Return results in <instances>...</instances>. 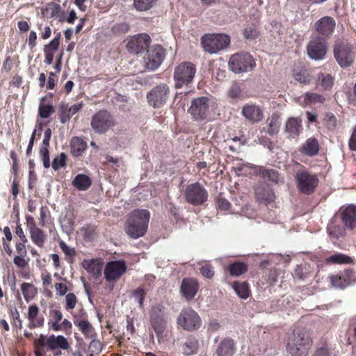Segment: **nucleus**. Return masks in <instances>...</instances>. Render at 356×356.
Segmentation results:
<instances>
[{"mask_svg":"<svg viewBox=\"0 0 356 356\" xmlns=\"http://www.w3.org/2000/svg\"><path fill=\"white\" fill-rule=\"evenodd\" d=\"M313 341L305 328L294 330L288 337L286 348L291 356H307Z\"/></svg>","mask_w":356,"mask_h":356,"instance_id":"obj_1","label":"nucleus"},{"mask_svg":"<svg viewBox=\"0 0 356 356\" xmlns=\"http://www.w3.org/2000/svg\"><path fill=\"white\" fill-rule=\"evenodd\" d=\"M150 213L146 209H135L127 218L124 231L132 239L145 236L148 228Z\"/></svg>","mask_w":356,"mask_h":356,"instance_id":"obj_2","label":"nucleus"},{"mask_svg":"<svg viewBox=\"0 0 356 356\" xmlns=\"http://www.w3.org/2000/svg\"><path fill=\"white\" fill-rule=\"evenodd\" d=\"M229 43V36L222 33L205 34L201 38L204 50L211 54L226 49Z\"/></svg>","mask_w":356,"mask_h":356,"instance_id":"obj_3","label":"nucleus"},{"mask_svg":"<svg viewBox=\"0 0 356 356\" xmlns=\"http://www.w3.org/2000/svg\"><path fill=\"white\" fill-rule=\"evenodd\" d=\"M196 73L195 65L191 62H183L178 65L174 72L175 86L181 88L191 84Z\"/></svg>","mask_w":356,"mask_h":356,"instance_id":"obj_4","label":"nucleus"},{"mask_svg":"<svg viewBox=\"0 0 356 356\" xmlns=\"http://www.w3.org/2000/svg\"><path fill=\"white\" fill-rule=\"evenodd\" d=\"M229 67L234 73L252 71L256 66L255 62L248 53L241 52L233 54L229 60Z\"/></svg>","mask_w":356,"mask_h":356,"instance_id":"obj_5","label":"nucleus"},{"mask_svg":"<svg viewBox=\"0 0 356 356\" xmlns=\"http://www.w3.org/2000/svg\"><path fill=\"white\" fill-rule=\"evenodd\" d=\"M177 323L182 329L192 332L197 330L202 322L199 314L191 308H186L181 311L177 318Z\"/></svg>","mask_w":356,"mask_h":356,"instance_id":"obj_6","label":"nucleus"},{"mask_svg":"<svg viewBox=\"0 0 356 356\" xmlns=\"http://www.w3.org/2000/svg\"><path fill=\"white\" fill-rule=\"evenodd\" d=\"M115 124L113 116L106 110H100L95 113L90 122L92 129L99 134H105Z\"/></svg>","mask_w":356,"mask_h":356,"instance_id":"obj_7","label":"nucleus"},{"mask_svg":"<svg viewBox=\"0 0 356 356\" xmlns=\"http://www.w3.org/2000/svg\"><path fill=\"white\" fill-rule=\"evenodd\" d=\"M295 178L298 190L303 194L310 195L314 193L318 186V179L314 174L309 173L306 170H298Z\"/></svg>","mask_w":356,"mask_h":356,"instance_id":"obj_8","label":"nucleus"},{"mask_svg":"<svg viewBox=\"0 0 356 356\" xmlns=\"http://www.w3.org/2000/svg\"><path fill=\"white\" fill-rule=\"evenodd\" d=\"M213 106V102L210 99L200 97L193 100L188 111L195 120H202L207 118Z\"/></svg>","mask_w":356,"mask_h":356,"instance_id":"obj_9","label":"nucleus"},{"mask_svg":"<svg viewBox=\"0 0 356 356\" xmlns=\"http://www.w3.org/2000/svg\"><path fill=\"white\" fill-rule=\"evenodd\" d=\"M170 92V88L167 84L160 83L147 92V102L154 108H161L167 102Z\"/></svg>","mask_w":356,"mask_h":356,"instance_id":"obj_10","label":"nucleus"},{"mask_svg":"<svg viewBox=\"0 0 356 356\" xmlns=\"http://www.w3.org/2000/svg\"><path fill=\"white\" fill-rule=\"evenodd\" d=\"M184 195L186 202L194 206L204 204L208 198L207 191L198 182L188 185Z\"/></svg>","mask_w":356,"mask_h":356,"instance_id":"obj_11","label":"nucleus"},{"mask_svg":"<svg viewBox=\"0 0 356 356\" xmlns=\"http://www.w3.org/2000/svg\"><path fill=\"white\" fill-rule=\"evenodd\" d=\"M165 50L159 45L152 46L147 50L144 56V66L147 70H155L165 58Z\"/></svg>","mask_w":356,"mask_h":356,"instance_id":"obj_12","label":"nucleus"},{"mask_svg":"<svg viewBox=\"0 0 356 356\" xmlns=\"http://www.w3.org/2000/svg\"><path fill=\"white\" fill-rule=\"evenodd\" d=\"M151 325L157 336L162 335L166 328L165 319V307L161 305H156L150 310Z\"/></svg>","mask_w":356,"mask_h":356,"instance_id":"obj_13","label":"nucleus"},{"mask_svg":"<svg viewBox=\"0 0 356 356\" xmlns=\"http://www.w3.org/2000/svg\"><path fill=\"white\" fill-rule=\"evenodd\" d=\"M327 49L325 40L317 36L312 37L307 46L309 57L316 60L324 59Z\"/></svg>","mask_w":356,"mask_h":356,"instance_id":"obj_14","label":"nucleus"},{"mask_svg":"<svg viewBox=\"0 0 356 356\" xmlns=\"http://www.w3.org/2000/svg\"><path fill=\"white\" fill-rule=\"evenodd\" d=\"M334 57L341 67H348L353 62V47L348 43L341 42L335 45Z\"/></svg>","mask_w":356,"mask_h":356,"instance_id":"obj_15","label":"nucleus"},{"mask_svg":"<svg viewBox=\"0 0 356 356\" xmlns=\"http://www.w3.org/2000/svg\"><path fill=\"white\" fill-rule=\"evenodd\" d=\"M336 27L335 19L330 16H325L320 18L314 24V29L318 35L326 40L331 37Z\"/></svg>","mask_w":356,"mask_h":356,"instance_id":"obj_16","label":"nucleus"},{"mask_svg":"<svg viewBox=\"0 0 356 356\" xmlns=\"http://www.w3.org/2000/svg\"><path fill=\"white\" fill-rule=\"evenodd\" d=\"M127 265L123 261L108 262L104 269V277L107 282H116L126 272Z\"/></svg>","mask_w":356,"mask_h":356,"instance_id":"obj_17","label":"nucleus"},{"mask_svg":"<svg viewBox=\"0 0 356 356\" xmlns=\"http://www.w3.org/2000/svg\"><path fill=\"white\" fill-rule=\"evenodd\" d=\"M151 42L149 35L142 33L132 37L127 42V47L132 54H139L146 49Z\"/></svg>","mask_w":356,"mask_h":356,"instance_id":"obj_18","label":"nucleus"},{"mask_svg":"<svg viewBox=\"0 0 356 356\" xmlns=\"http://www.w3.org/2000/svg\"><path fill=\"white\" fill-rule=\"evenodd\" d=\"M242 115L250 122L254 124L261 122L264 118L261 108L255 104H245L241 111Z\"/></svg>","mask_w":356,"mask_h":356,"instance_id":"obj_19","label":"nucleus"},{"mask_svg":"<svg viewBox=\"0 0 356 356\" xmlns=\"http://www.w3.org/2000/svg\"><path fill=\"white\" fill-rule=\"evenodd\" d=\"M254 196L259 203L266 205L274 202L275 200L273 190L264 184H259L254 188Z\"/></svg>","mask_w":356,"mask_h":356,"instance_id":"obj_20","label":"nucleus"},{"mask_svg":"<svg viewBox=\"0 0 356 356\" xmlns=\"http://www.w3.org/2000/svg\"><path fill=\"white\" fill-rule=\"evenodd\" d=\"M199 289V284L196 280L184 278L182 280L180 291L182 296L188 300L193 299Z\"/></svg>","mask_w":356,"mask_h":356,"instance_id":"obj_21","label":"nucleus"},{"mask_svg":"<svg viewBox=\"0 0 356 356\" xmlns=\"http://www.w3.org/2000/svg\"><path fill=\"white\" fill-rule=\"evenodd\" d=\"M236 351V348L234 341L227 337L220 341L215 353L217 356H234Z\"/></svg>","mask_w":356,"mask_h":356,"instance_id":"obj_22","label":"nucleus"},{"mask_svg":"<svg viewBox=\"0 0 356 356\" xmlns=\"http://www.w3.org/2000/svg\"><path fill=\"white\" fill-rule=\"evenodd\" d=\"M302 130V120L299 118H289L284 126V132L289 138H297Z\"/></svg>","mask_w":356,"mask_h":356,"instance_id":"obj_23","label":"nucleus"},{"mask_svg":"<svg viewBox=\"0 0 356 356\" xmlns=\"http://www.w3.org/2000/svg\"><path fill=\"white\" fill-rule=\"evenodd\" d=\"M341 217L344 226L353 229L356 227V207L350 205L341 210Z\"/></svg>","mask_w":356,"mask_h":356,"instance_id":"obj_24","label":"nucleus"},{"mask_svg":"<svg viewBox=\"0 0 356 356\" xmlns=\"http://www.w3.org/2000/svg\"><path fill=\"white\" fill-rule=\"evenodd\" d=\"M83 268L95 279L102 275V264L95 259H85L82 262Z\"/></svg>","mask_w":356,"mask_h":356,"instance_id":"obj_25","label":"nucleus"},{"mask_svg":"<svg viewBox=\"0 0 356 356\" xmlns=\"http://www.w3.org/2000/svg\"><path fill=\"white\" fill-rule=\"evenodd\" d=\"M39 308L35 305H31L29 307L27 318L29 320V327L34 328L36 327H42L44 324V318L38 317Z\"/></svg>","mask_w":356,"mask_h":356,"instance_id":"obj_26","label":"nucleus"},{"mask_svg":"<svg viewBox=\"0 0 356 356\" xmlns=\"http://www.w3.org/2000/svg\"><path fill=\"white\" fill-rule=\"evenodd\" d=\"M47 346L50 350H56L58 348L67 350L70 345L67 339L62 336H54V334L47 337Z\"/></svg>","mask_w":356,"mask_h":356,"instance_id":"obj_27","label":"nucleus"},{"mask_svg":"<svg viewBox=\"0 0 356 356\" xmlns=\"http://www.w3.org/2000/svg\"><path fill=\"white\" fill-rule=\"evenodd\" d=\"M87 143L79 137H73L70 141V152L73 156L78 157L86 149Z\"/></svg>","mask_w":356,"mask_h":356,"instance_id":"obj_28","label":"nucleus"},{"mask_svg":"<svg viewBox=\"0 0 356 356\" xmlns=\"http://www.w3.org/2000/svg\"><path fill=\"white\" fill-rule=\"evenodd\" d=\"M300 152L309 156L316 155L319 152V143L316 138H309L300 148Z\"/></svg>","mask_w":356,"mask_h":356,"instance_id":"obj_29","label":"nucleus"},{"mask_svg":"<svg viewBox=\"0 0 356 356\" xmlns=\"http://www.w3.org/2000/svg\"><path fill=\"white\" fill-rule=\"evenodd\" d=\"M63 319V314L59 309H51L49 311V320L48 322L49 328L54 331L62 330L60 321Z\"/></svg>","mask_w":356,"mask_h":356,"instance_id":"obj_30","label":"nucleus"},{"mask_svg":"<svg viewBox=\"0 0 356 356\" xmlns=\"http://www.w3.org/2000/svg\"><path fill=\"white\" fill-rule=\"evenodd\" d=\"M257 174L273 183L278 184L280 181L278 171L275 169H267L263 166H259L257 169Z\"/></svg>","mask_w":356,"mask_h":356,"instance_id":"obj_31","label":"nucleus"},{"mask_svg":"<svg viewBox=\"0 0 356 356\" xmlns=\"http://www.w3.org/2000/svg\"><path fill=\"white\" fill-rule=\"evenodd\" d=\"M92 184L90 178L83 174L77 175L72 181V185L79 191H86Z\"/></svg>","mask_w":356,"mask_h":356,"instance_id":"obj_32","label":"nucleus"},{"mask_svg":"<svg viewBox=\"0 0 356 356\" xmlns=\"http://www.w3.org/2000/svg\"><path fill=\"white\" fill-rule=\"evenodd\" d=\"M199 343L195 337H188L182 346L183 353L186 355H192L197 353Z\"/></svg>","mask_w":356,"mask_h":356,"instance_id":"obj_33","label":"nucleus"},{"mask_svg":"<svg viewBox=\"0 0 356 356\" xmlns=\"http://www.w3.org/2000/svg\"><path fill=\"white\" fill-rule=\"evenodd\" d=\"M29 234L31 239L35 245L39 248H42L44 246V242L47 239V235L43 230L37 227L31 230Z\"/></svg>","mask_w":356,"mask_h":356,"instance_id":"obj_34","label":"nucleus"},{"mask_svg":"<svg viewBox=\"0 0 356 356\" xmlns=\"http://www.w3.org/2000/svg\"><path fill=\"white\" fill-rule=\"evenodd\" d=\"M232 288L242 299H247L250 296V290L246 282L235 281L232 284Z\"/></svg>","mask_w":356,"mask_h":356,"instance_id":"obj_35","label":"nucleus"},{"mask_svg":"<svg viewBox=\"0 0 356 356\" xmlns=\"http://www.w3.org/2000/svg\"><path fill=\"white\" fill-rule=\"evenodd\" d=\"M42 13L50 18L59 17L60 20H61V17L63 15L60 6L54 2L48 3L43 9Z\"/></svg>","mask_w":356,"mask_h":356,"instance_id":"obj_36","label":"nucleus"},{"mask_svg":"<svg viewBox=\"0 0 356 356\" xmlns=\"http://www.w3.org/2000/svg\"><path fill=\"white\" fill-rule=\"evenodd\" d=\"M231 276L238 277L248 271V266L243 262L236 261L227 266Z\"/></svg>","mask_w":356,"mask_h":356,"instance_id":"obj_37","label":"nucleus"},{"mask_svg":"<svg viewBox=\"0 0 356 356\" xmlns=\"http://www.w3.org/2000/svg\"><path fill=\"white\" fill-rule=\"evenodd\" d=\"M266 122L268 124V134L270 135H274L278 132L280 127V117L277 114H273L267 119Z\"/></svg>","mask_w":356,"mask_h":356,"instance_id":"obj_38","label":"nucleus"},{"mask_svg":"<svg viewBox=\"0 0 356 356\" xmlns=\"http://www.w3.org/2000/svg\"><path fill=\"white\" fill-rule=\"evenodd\" d=\"M21 289L26 302L32 300L37 294V289L31 283L23 282L21 285Z\"/></svg>","mask_w":356,"mask_h":356,"instance_id":"obj_39","label":"nucleus"},{"mask_svg":"<svg viewBox=\"0 0 356 356\" xmlns=\"http://www.w3.org/2000/svg\"><path fill=\"white\" fill-rule=\"evenodd\" d=\"M60 224L63 231L70 234L74 231L75 220L72 215L67 214L60 220Z\"/></svg>","mask_w":356,"mask_h":356,"instance_id":"obj_40","label":"nucleus"},{"mask_svg":"<svg viewBox=\"0 0 356 356\" xmlns=\"http://www.w3.org/2000/svg\"><path fill=\"white\" fill-rule=\"evenodd\" d=\"M44 100V97H42L39 105L38 114L42 118H47L54 113L55 110L52 105L43 103Z\"/></svg>","mask_w":356,"mask_h":356,"instance_id":"obj_41","label":"nucleus"},{"mask_svg":"<svg viewBox=\"0 0 356 356\" xmlns=\"http://www.w3.org/2000/svg\"><path fill=\"white\" fill-rule=\"evenodd\" d=\"M74 323L85 336H88L92 330L91 324L86 319L79 320L74 318Z\"/></svg>","mask_w":356,"mask_h":356,"instance_id":"obj_42","label":"nucleus"},{"mask_svg":"<svg viewBox=\"0 0 356 356\" xmlns=\"http://www.w3.org/2000/svg\"><path fill=\"white\" fill-rule=\"evenodd\" d=\"M310 273V266L307 264H301L296 266L294 276L300 280L305 279Z\"/></svg>","mask_w":356,"mask_h":356,"instance_id":"obj_43","label":"nucleus"},{"mask_svg":"<svg viewBox=\"0 0 356 356\" xmlns=\"http://www.w3.org/2000/svg\"><path fill=\"white\" fill-rule=\"evenodd\" d=\"M54 276L56 277L59 280L64 281L65 282H57L55 284V289L56 294L59 296H63L65 295L68 291V287L67 286V280L65 278H63L57 273L54 274Z\"/></svg>","mask_w":356,"mask_h":356,"instance_id":"obj_44","label":"nucleus"},{"mask_svg":"<svg viewBox=\"0 0 356 356\" xmlns=\"http://www.w3.org/2000/svg\"><path fill=\"white\" fill-rule=\"evenodd\" d=\"M156 1V0H134V5L136 10L144 11L150 9Z\"/></svg>","mask_w":356,"mask_h":356,"instance_id":"obj_45","label":"nucleus"},{"mask_svg":"<svg viewBox=\"0 0 356 356\" xmlns=\"http://www.w3.org/2000/svg\"><path fill=\"white\" fill-rule=\"evenodd\" d=\"M242 96V90L240 85L234 82L227 90V97L230 99H239Z\"/></svg>","mask_w":356,"mask_h":356,"instance_id":"obj_46","label":"nucleus"},{"mask_svg":"<svg viewBox=\"0 0 356 356\" xmlns=\"http://www.w3.org/2000/svg\"><path fill=\"white\" fill-rule=\"evenodd\" d=\"M327 229L330 236L333 238H338L343 235V228L339 225H336L333 222L328 224Z\"/></svg>","mask_w":356,"mask_h":356,"instance_id":"obj_47","label":"nucleus"},{"mask_svg":"<svg viewBox=\"0 0 356 356\" xmlns=\"http://www.w3.org/2000/svg\"><path fill=\"white\" fill-rule=\"evenodd\" d=\"M327 261L334 264H350L352 259L343 254H335L329 257Z\"/></svg>","mask_w":356,"mask_h":356,"instance_id":"obj_48","label":"nucleus"},{"mask_svg":"<svg viewBox=\"0 0 356 356\" xmlns=\"http://www.w3.org/2000/svg\"><path fill=\"white\" fill-rule=\"evenodd\" d=\"M318 83L325 90H329L332 87V86L334 84L333 78L330 74H321L318 76Z\"/></svg>","mask_w":356,"mask_h":356,"instance_id":"obj_49","label":"nucleus"},{"mask_svg":"<svg viewBox=\"0 0 356 356\" xmlns=\"http://www.w3.org/2000/svg\"><path fill=\"white\" fill-rule=\"evenodd\" d=\"M83 238L86 241H93L97 237L96 227L93 225H87L82 228Z\"/></svg>","mask_w":356,"mask_h":356,"instance_id":"obj_50","label":"nucleus"},{"mask_svg":"<svg viewBox=\"0 0 356 356\" xmlns=\"http://www.w3.org/2000/svg\"><path fill=\"white\" fill-rule=\"evenodd\" d=\"M67 156L65 153H61L58 156L55 157L52 161V168L54 170H58L60 168H64L66 165Z\"/></svg>","mask_w":356,"mask_h":356,"instance_id":"obj_51","label":"nucleus"},{"mask_svg":"<svg viewBox=\"0 0 356 356\" xmlns=\"http://www.w3.org/2000/svg\"><path fill=\"white\" fill-rule=\"evenodd\" d=\"M129 30V26L125 23H118L113 26L111 32L113 35H121L125 34Z\"/></svg>","mask_w":356,"mask_h":356,"instance_id":"obj_52","label":"nucleus"},{"mask_svg":"<svg viewBox=\"0 0 356 356\" xmlns=\"http://www.w3.org/2000/svg\"><path fill=\"white\" fill-rule=\"evenodd\" d=\"M305 102L307 104L322 103L325 98L318 94L314 92H308L305 95Z\"/></svg>","mask_w":356,"mask_h":356,"instance_id":"obj_53","label":"nucleus"},{"mask_svg":"<svg viewBox=\"0 0 356 356\" xmlns=\"http://www.w3.org/2000/svg\"><path fill=\"white\" fill-rule=\"evenodd\" d=\"M78 302L77 298L73 293H69L65 296V309L67 311L72 310Z\"/></svg>","mask_w":356,"mask_h":356,"instance_id":"obj_54","label":"nucleus"},{"mask_svg":"<svg viewBox=\"0 0 356 356\" xmlns=\"http://www.w3.org/2000/svg\"><path fill=\"white\" fill-rule=\"evenodd\" d=\"M68 105L64 102H61L58 106L59 109V119L61 123L64 124L70 120V119H67L66 116L68 115Z\"/></svg>","mask_w":356,"mask_h":356,"instance_id":"obj_55","label":"nucleus"},{"mask_svg":"<svg viewBox=\"0 0 356 356\" xmlns=\"http://www.w3.org/2000/svg\"><path fill=\"white\" fill-rule=\"evenodd\" d=\"M146 295V292L142 287L137 288L133 291L132 296L139 304L140 308L143 307V301Z\"/></svg>","mask_w":356,"mask_h":356,"instance_id":"obj_56","label":"nucleus"},{"mask_svg":"<svg viewBox=\"0 0 356 356\" xmlns=\"http://www.w3.org/2000/svg\"><path fill=\"white\" fill-rule=\"evenodd\" d=\"M201 275L207 279H211L215 274L213 267L209 264H206L200 268Z\"/></svg>","mask_w":356,"mask_h":356,"instance_id":"obj_57","label":"nucleus"},{"mask_svg":"<svg viewBox=\"0 0 356 356\" xmlns=\"http://www.w3.org/2000/svg\"><path fill=\"white\" fill-rule=\"evenodd\" d=\"M60 34L58 33L48 44L44 46V51L54 53L58 48L60 44Z\"/></svg>","mask_w":356,"mask_h":356,"instance_id":"obj_58","label":"nucleus"},{"mask_svg":"<svg viewBox=\"0 0 356 356\" xmlns=\"http://www.w3.org/2000/svg\"><path fill=\"white\" fill-rule=\"evenodd\" d=\"M17 254L13 259L14 264L19 268H24L28 265V261L25 259L26 254Z\"/></svg>","mask_w":356,"mask_h":356,"instance_id":"obj_59","label":"nucleus"},{"mask_svg":"<svg viewBox=\"0 0 356 356\" xmlns=\"http://www.w3.org/2000/svg\"><path fill=\"white\" fill-rule=\"evenodd\" d=\"M39 154L42 158L44 167L45 168H49L50 167V158L49 149H40Z\"/></svg>","mask_w":356,"mask_h":356,"instance_id":"obj_60","label":"nucleus"},{"mask_svg":"<svg viewBox=\"0 0 356 356\" xmlns=\"http://www.w3.org/2000/svg\"><path fill=\"white\" fill-rule=\"evenodd\" d=\"M83 106V102H81L71 106H69L70 108L68 109V115L66 116V118L70 119L74 114L81 110Z\"/></svg>","mask_w":356,"mask_h":356,"instance_id":"obj_61","label":"nucleus"},{"mask_svg":"<svg viewBox=\"0 0 356 356\" xmlns=\"http://www.w3.org/2000/svg\"><path fill=\"white\" fill-rule=\"evenodd\" d=\"M295 79L296 81L304 84H307L310 81L309 75L306 71L296 73L295 74Z\"/></svg>","mask_w":356,"mask_h":356,"instance_id":"obj_62","label":"nucleus"},{"mask_svg":"<svg viewBox=\"0 0 356 356\" xmlns=\"http://www.w3.org/2000/svg\"><path fill=\"white\" fill-rule=\"evenodd\" d=\"M59 246L63 252L68 256L74 257L75 255V250L74 248H72L66 245V243L61 241L59 242Z\"/></svg>","mask_w":356,"mask_h":356,"instance_id":"obj_63","label":"nucleus"},{"mask_svg":"<svg viewBox=\"0 0 356 356\" xmlns=\"http://www.w3.org/2000/svg\"><path fill=\"white\" fill-rule=\"evenodd\" d=\"M349 148L352 151H356V126L354 127L353 134L348 143Z\"/></svg>","mask_w":356,"mask_h":356,"instance_id":"obj_64","label":"nucleus"}]
</instances>
